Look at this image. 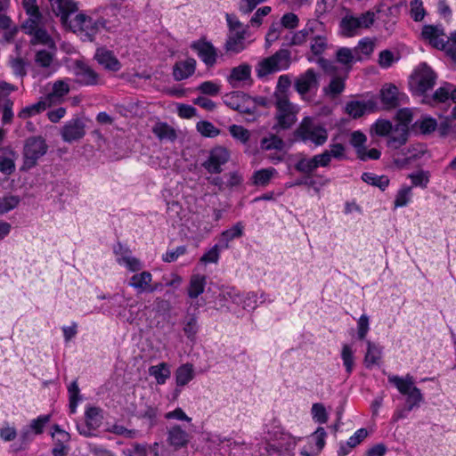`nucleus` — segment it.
Returning <instances> with one entry per match:
<instances>
[{
    "mask_svg": "<svg viewBox=\"0 0 456 456\" xmlns=\"http://www.w3.org/2000/svg\"><path fill=\"white\" fill-rule=\"evenodd\" d=\"M49 1L53 12L61 17L62 24L69 28L82 40L92 41L105 25L104 20L102 19L94 20L84 13L77 14L74 19L69 20V15L77 10V3L73 0Z\"/></svg>",
    "mask_w": 456,
    "mask_h": 456,
    "instance_id": "obj_1",
    "label": "nucleus"
},
{
    "mask_svg": "<svg viewBox=\"0 0 456 456\" xmlns=\"http://www.w3.org/2000/svg\"><path fill=\"white\" fill-rule=\"evenodd\" d=\"M22 5L28 15L24 23V28L33 36L31 43L37 54L36 57H51L55 53L54 44L44 28L46 21L39 12L37 0H22Z\"/></svg>",
    "mask_w": 456,
    "mask_h": 456,
    "instance_id": "obj_2",
    "label": "nucleus"
},
{
    "mask_svg": "<svg viewBox=\"0 0 456 456\" xmlns=\"http://www.w3.org/2000/svg\"><path fill=\"white\" fill-rule=\"evenodd\" d=\"M388 382L395 386L398 392L406 395V405L403 408L395 410L392 415V421L397 422L400 419L408 417V414L414 409L418 408L424 401V396L419 387L414 386V378L411 374H406L404 377L398 375H389Z\"/></svg>",
    "mask_w": 456,
    "mask_h": 456,
    "instance_id": "obj_3",
    "label": "nucleus"
},
{
    "mask_svg": "<svg viewBox=\"0 0 456 456\" xmlns=\"http://www.w3.org/2000/svg\"><path fill=\"white\" fill-rule=\"evenodd\" d=\"M294 139L314 150L326 143L329 134L324 124L313 117H305L294 131Z\"/></svg>",
    "mask_w": 456,
    "mask_h": 456,
    "instance_id": "obj_4",
    "label": "nucleus"
},
{
    "mask_svg": "<svg viewBox=\"0 0 456 456\" xmlns=\"http://www.w3.org/2000/svg\"><path fill=\"white\" fill-rule=\"evenodd\" d=\"M375 21V13L368 11L359 16L346 13L340 20L339 31L346 37H352L360 33L362 29L370 28Z\"/></svg>",
    "mask_w": 456,
    "mask_h": 456,
    "instance_id": "obj_5",
    "label": "nucleus"
},
{
    "mask_svg": "<svg viewBox=\"0 0 456 456\" xmlns=\"http://www.w3.org/2000/svg\"><path fill=\"white\" fill-rule=\"evenodd\" d=\"M66 66L69 72L74 76V82L80 86L98 85V73L83 59H67Z\"/></svg>",
    "mask_w": 456,
    "mask_h": 456,
    "instance_id": "obj_6",
    "label": "nucleus"
},
{
    "mask_svg": "<svg viewBox=\"0 0 456 456\" xmlns=\"http://www.w3.org/2000/svg\"><path fill=\"white\" fill-rule=\"evenodd\" d=\"M48 145L41 135L26 139L23 147V170H29L37 165L38 160L46 154Z\"/></svg>",
    "mask_w": 456,
    "mask_h": 456,
    "instance_id": "obj_7",
    "label": "nucleus"
},
{
    "mask_svg": "<svg viewBox=\"0 0 456 456\" xmlns=\"http://www.w3.org/2000/svg\"><path fill=\"white\" fill-rule=\"evenodd\" d=\"M436 79L435 72L423 62L411 76L410 86L413 94L422 95L434 87Z\"/></svg>",
    "mask_w": 456,
    "mask_h": 456,
    "instance_id": "obj_8",
    "label": "nucleus"
},
{
    "mask_svg": "<svg viewBox=\"0 0 456 456\" xmlns=\"http://www.w3.org/2000/svg\"><path fill=\"white\" fill-rule=\"evenodd\" d=\"M275 108L277 126L282 129L290 128L297 121L298 108L286 95H276Z\"/></svg>",
    "mask_w": 456,
    "mask_h": 456,
    "instance_id": "obj_9",
    "label": "nucleus"
},
{
    "mask_svg": "<svg viewBox=\"0 0 456 456\" xmlns=\"http://www.w3.org/2000/svg\"><path fill=\"white\" fill-rule=\"evenodd\" d=\"M396 151L393 154V161L399 168L408 167L415 160L421 159L426 152L424 145L420 143L411 144Z\"/></svg>",
    "mask_w": 456,
    "mask_h": 456,
    "instance_id": "obj_10",
    "label": "nucleus"
},
{
    "mask_svg": "<svg viewBox=\"0 0 456 456\" xmlns=\"http://www.w3.org/2000/svg\"><path fill=\"white\" fill-rule=\"evenodd\" d=\"M230 151L224 146H216L208 152V159L202 163V167L209 174H220L223 166L230 159Z\"/></svg>",
    "mask_w": 456,
    "mask_h": 456,
    "instance_id": "obj_11",
    "label": "nucleus"
},
{
    "mask_svg": "<svg viewBox=\"0 0 456 456\" xmlns=\"http://www.w3.org/2000/svg\"><path fill=\"white\" fill-rule=\"evenodd\" d=\"M379 98L382 108L387 110H394L403 102L407 98L406 94L401 93L397 86L393 84H385L379 92Z\"/></svg>",
    "mask_w": 456,
    "mask_h": 456,
    "instance_id": "obj_12",
    "label": "nucleus"
},
{
    "mask_svg": "<svg viewBox=\"0 0 456 456\" xmlns=\"http://www.w3.org/2000/svg\"><path fill=\"white\" fill-rule=\"evenodd\" d=\"M103 419L102 410L96 406H88L85 411L86 426L83 428L78 427V432L85 437H91L97 430Z\"/></svg>",
    "mask_w": 456,
    "mask_h": 456,
    "instance_id": "obj_13",
    "label": "nucleus"
},
{
    "mask_svg": "<svg viewBox=\"0 0 456 456\" xmlns=\"http://www.w3.org/2000/svg\"><path fill=\"white\" fill-rule=\"evenodd\" d=\"M444 37L445 31L442 24H427L421 28L420 39L436 49L444 47Z\"/></svg>",
    "mask_w": 456,
    "mask_h": 456,
    "instance_id": "obj_14",
    "label": "nucleus"
},
{
    "mask_svg": "<svg viewBox=\"0 0 456 456\" xmlns=\"http://www.w3.org/2000/svg\"><path fill=\"white\" fill-rule=\"evenodd\" d=\"M53 432L51 434L53 439V446L52 449L53 456H66L69 452L70 441V435L63 430L58 424H55L52 428Z\"/></svg>",
    "mask_w": 456,
    "mask_h": 456,
    "instance_id": "obj_15",
    "label": "nucleus"
},
{
    "mask_svg": "<svg viewBox=\"0 0 456 456\" xmlns=\"http://www.w3.org/2000/svg\"><path fill=\"white\" fill-rule=\"evenodd\" d=\"M61 138L66 142H73L82 139L85 134V124L79 118H73L65 123L61 130Z\"/></svg>",
    "mask_w": 456,
    "mask_h": 456,
    "instance_id": "obj_16",
    "label": "nucleus"
},
{
    "mask_svg": "<svg viewBox=\"0 0 456 456\" xmlns=\"http://www.w3.org/2000/svg\"><path fill=\"white\" fill-rule=\"evenodd\" d=\"M289 59H263L256 68L258 77L287 69L289 67Z\"/></svg>",
    "mask_w": 456,
    "mask_h": 456,
    "instance_id": "obj_17",
    "label": "nucleus"
},
{
    "mask_svg": "<svg viewBox=\"0 0 456 456\" xmlns=\"http://www.w3.org/2000/svg\"><path fill=\"white\" fill-rule=\"evenodd\" d=\"M374 48L375 41L369 37H364L359 41L357 46L354 50L346 47L338 49L336 52V57H353L354 53L368 56L372 54Z\"/></svg>",
    "mask_w": 456,
    "mask_h": 456,
    "instance_id": "obj_18",
    "label": "nucleus"
},
{
    "mask_svg": "<svg viewBox=\"0 0 456 456\" xmlns=\"http://www.w3.org/2000/svg\"><path fill=\"white\" fill-rule=\"evenodd\" d=\"M167 442L175 450H179L187 446L190 436L180 425H174L167 429Z\"/></svg>",
    "mask_w": 456,
    "mask_h": 456,
    "instance_id": "obj_19",
    "label": "nucleus"
},
{
    "mask_svg": "<svg viewBox=\"0 0 456 456\" xmlns=\"http://www.w3.org/2000/svg\"><path fill=\"white\" fill-rule=\"evenodd\" d=\"M362 59H317L320 66L330 75H338L339 72L338 69H343L347 73L351 68V65L355 61H361Z\"/></svg>",
    "mask_w": 456,
    "mask_h": 456,
    "instance_id": "obj_20",
    "label": "nucleus"
},
{
    "mask_svg": "<svg viewBox=\"0 0 456 456\" xmlns=\"http://www.w3.org/2000/svg\"><path fill=\"white\" fill-rule=\"evenodd\" d=\"M410 130L403 126H393V128L387 137V147L395 151L404 146L409 139Z\"/></svg>",
    "mask_w": 456,
    "mask_h": 456,
    "instance_id": "obj_21",
    "label": "nucleus"
},
{
    "mask_svg": "<svg viewBox=\"0 0 456 456\" xmlns=\"http://www.w3.org/2000/svg\"><path fill=\"white\" fill-rule=\"evenodd\" d=\"M318 81L316 74L313 69H307L305 73L301 74L296 80L294 87L300 95H305L312 89H316Z\"/></svg>",
    "mask_w": 456,
    "mask_h": 456,
    "instance_id": "obj_22",
    "label": "nucleus"
},
{
    "mask_svg": "<svg viewBox=\"0 0 456 456\" xmlns=\"http://www.w3.org/2000/svg\"><path fill=\"white\" fill-rule=\"evenodd\" d=\"M196 69L195 59L178 61L173 66V77L175 81H182L192 76Z\"/></svg>",
    "mask_w": 456,
    "mask_h": 456,
    "instance_id": "obj_23",
    "label": "nucleus"
},
{
    "mask_svg": "<svg viewBox=\"0 0 456 456\" xmlns=\"http://www.w3.org/2000/svg\"><path fill=\"white\" fill-rule=\"evenodd\" d=\"M33 77H48L57 71L59 64L55 59H34Z\"/></svg>",
    "mask_w": 456,
    "mask_h": 456,
    "instance_id": "obj_24",
    "label": "nucleus"
},
{
    "mask_svg": "<svg viewBox=\"0 0 456 456\" xmlns=\"http://www.w3.org/2000/svg\"><path fill=\"white\" fill-rule=\"evenodd\" d=\"M243 232L244 224L242 222H237L231 228L221 232L217 243L221 246V248L227 249L230 248V242L240 238L243 235Z\"/></svg>",
    "mask_w": 456,
    "mask_h": 456,
    "instance_id": "obj_25",
    "label": "nucleus"
},
{
    "mask_svg": "<svg viewBox=\"0 0 456 456\" xmlns=\"http://www.w3.org/2000/svg\"><path fill=\"white\" fill-rule=\"evenodd\" d=\"M320 157V154L311 158L302 157L295 163L294 167L299 173L310 175L318 167H325Z\"/></svg>",
    "mask_w": 456,
    "mask_h": 456,
    "instance_id": "obj_26",
    "label": "nucleus"
},
{
    "mask_svg": "<svg viewBox=\"0 0 456 456\" xmlns=\"http://www.w3.org/2000/svg\"><path fill=\"white\" fill-rule=\"evenodd\" d=\"M320 155V159L322 160L325 167L330 166L332 159L337 160L347 159L346 147L339 142L330 144V149L323 151Z\"/></svg>",
    "mask_w": 456,
    "mask_h": 456,
    "instance_id": "obj_27",
    "label": "nucleus"
},
{
    "mask_svg": "<svg viewBox=\"0 0 456 456\" xmlns=\"http://www.w3.org/2000/svg\"><path fill=\"white\" fill-rule=\"evenodd\" d=\"M16 152L10 147L0 149V172L11 175L15 170Z\"/></svg>",
    "mask_w": 456,
    "mask_h": 456,
    "instance_id": "obj_28",
    "label": "nucleus"
},
{
    "mask_svg": "<svg viewBox=\"0 0 456 456\" xmlns=\"http://www.w3.org/2000/svg\"><path fill=\"white\" fill-rule=\"evenodd\" d=\"M367 349L364 355V365L367 369H371L374 365H379L382 358V347L370 340L366 341Z\"/></svg>",
    "mask_w": 456,
    "mask_h": 456,
    "instance_id": "obj_29",
    "label": "nucleus"
},
{
    "mask_svg": "<svg viewBox=\"0 0 456 456\" xmlns=\"http://www.w3.org/2000/svg\"><path fill=\"white\" fill-rule=\"evenodd\" d=\"M191 48L200 57H216L218 54L216 48L206 37L193 41Z\"/></svg>",
    "mask_w": 456,
    "mask_h": 456,
    "instance_id": "obj_30",
    "label": "nucleus"
},
{
    "mask_svg": "<svg viewBox=\"0 0 456 456\" xmlns=\"http://www.w3.org/2000/svg\"><path fill=\"white\" fill-rule=\"evenodd\" d=\"M152 281V274L148 271H142L134 274L129 281V286L134 288L137 293L148 291L150 283Z\"/></svg>",
    "mask_w": 456,
    "mask_h": 456,
    "instance_id": "obj_31",
    "label": "nucleus"
},
{
    "mask_svg": "<svg viewBox=\"0 0 456 456\" xmlns=\"http://www.w3.org/2000/svg\"><path fill=\"white\" fill-rule=\"evenodd\" d=\"M195 377L194 368L191 363L180 365L175 373L176 387H183L188 385Z\"/></svg>",
    "mask_w": 456,
    "mask_h": 456,
    "instance_id": "obj_32",
    "label": "nucleus"
},
{
    "mask_svg": "<svg viewBox=\"0 0 456 456\" xmlns=\"http://www.w3.org/2000/svg\"><path fill=\"white\" fill-rule=\"evenodd\" d=\"M207 284V278L202 274H193L189 282L187 294L191 299L197 298L204 292Z\"/></svg>",
    "mask_w": 456,
    "mask_h": 456,
    "instance_id": "obj_33",
    "label": "nucleus"
},
{
    "mask_svg": "<svg viewBox=\"0 0 456 456\" xmlns=\"http://www.w3.org/2000/svg\"><path fill=\"white\" fill-rule=\"evenodd\" d=\"M248 37V33L230 32L225 43L227 52L238 53L244 49V41Z\"/></svg>",
    "mask_w": 456,
    "mask_h": 456,
    "instance_id": "obj_34",
    "label": "nucleus"
},
{
    "mask_svg": "<svg viewBox=\"0 0 456 456\" xmlns=\"http://www.w3.org/2000/svg\"><path fill=\"white\" fill-rule=\"evenodd\" d=\"M250 75L251 69L248 65H240L232 69L228 81L232 87H237L240 82L250 79Z\"/></svg>",
    "mask_w": 456,
    "mask_h": 456,
    "instance_id": "obj_35",
    "label": "nucleus"
},
{
    "mask_svg": "<svg viewBox=\"0 0 456 456\" xmlns=\"http://www.w3.org/2000/svg\"><path fill=\"white\" fill-rule=\"evenodd\" d=\"M149 374L155 379L158 385H164L170 378V366L165 362L152 365L149 368Z\"/></svg>",
    "mask_w": 456,
    "mask_h": 456,
    "instance_id": "obj_36",
    "label": "nucleus"
},
{
    "mask_svg": "<svg viewBox=\"0 0 456 456\" xmlns=\"http://www.w3.org/2000/svg\"><path fill=\"white\" fill-rule=\"evenodd\" d=\"M70 91L69 83L66 80H57L53 85V89L46 96V102L51 105L53 99L61 100Z\"/></svg>",
    "mask_w": 456,
    "mask_h": 456,
    "instance_id": "obj_37",
    "label": "nucleus"
},
{
    "mask_svg": "<svg viewBox=\"0 0 456 456\" xmlns=\"http://www.w3.org/2000/svg\"><path fill=\"white\" fill-rule=\"evenodd\" d=\"M361 178L364 183L378 187L381 191H385L389 185V178L387 175H378L374 173L364 172Z\"/></svg>",
    "mask_w": 456,
    "mask_h": 456,
    "instance_id": "obj_38",
    "label": "nucleus"
},
{
    "mask_svg": "<svg viewBox=\"0 0 456 456\" xmlns=\"http://www.w3.org/2000/svg\"><path fill=\"white\" fill-rule=\"evenodd\" d=\"M341 360L346 369V376L349 377L354 369V352L348 344H344L341 349Z\"/></svg>",
    "mask_w": 456,
    "mask_h": 456,
    "instance_id": "obj_39",
    "label": "nucleus"
},
{
    "mask_svg": "<svg viewBox=\"0 0 456 456\" xmlns=\"http://www.w3.org/2000/svg\"><path fill=\"white\" fill-rule=\"evenodd\" d=\"M33 435L34 434L30 431V428L24 427L20 430L18 443H14L11 445V451L15 453L20 451H25L33 441Z\"/></svg>",
    "mask_w": 456,
    "mask_h": 456,
    "instance_id": "obj_40",
    "label": "nucleus"
},
{
    "mask_svg": "<svg viewBox=\"0 0 456 456\" xmlns=\"http://www.w3.org/2000/svg\"><path fill=\"white\" fill-rule=\"evenodd\" d=\"M244 95L240 92H232L224 96V103L232 110L240 112H248L242 104Z\"/></svg>",
    "mask_w": 456,
    "mask_h": 456,
    "instance_id": "obj_41",
    "label": "nucleus"
},
{
    "mask_svg": "<svg viewBox=\"0 0 456 456\" xmlns=\"http://www.w3.org/2000/svg\"><path fill=\"white\" fill-rule=\"evenodd\" d=\"M68 395L69 413L74 414L76 413L77 405L81 400L80 389L78 387V383L77 379L73 380L68 386Z\"/></svg>",
    "mask_w": 456,
    "mask_h": 456,
    "instance_id": "obj_42",
    "label": "nucleus"
},
{
    "mask_svg": "<svg viewBox=\"0 0 456 456\" xmlns=\"http://www.w3.org/2000/svg\"><path fill=\"white\" fill-rule=\"evenodd\" d=\"M159 444L155 442L151 445L135 443L132 445V453L134 456H160Z\"/></svg>",
    "mask_w": 456,
    "mask_h": 456,
    "instance_id": "obj_43",
    "label": "nucleus"
},
{
    "mask_svg": "<svg viewBox=\"0 0 456 456\" xmlns=\"http://www.w3.org/2000/svg\"><path fill=\"white\" fill-rule=\"evenodd\" d=\"M50 106L46 101H39L31 105L26 106L20 110L18 113V117L22 119L28 118L32 116L39 114L46 110V108Z\"/></svg>",
    "mask_w": 456,
    "mask_h": 456,
    "instance_id": "obj_44",
    "label": "nucleus"
},
{
    "mask_svg": "<svg viewBox=\"0 0 456 456\" xmlns=\"http://www.w3.org/2000/svg\"><path fill=\"white\" fill-rule=\"evenodd\" d=\"M274 174H276L274 167L257 170L253 175V183L257 186H265L269 183Z\"/></svg>",
    "mask_w": 456,
    "mask_h": 456,
    "instance_id": "obj_45",
    "label": "nucleus"
},
{
    "mask_svg": "<svg viewBox=\"0 0 456 456\" xmlns=\"http://www.w3.org/2000/svg\"><path fill=\"white\" fill-rule=\"evenodd\" d=\"M393 124L387 119L379 118L370 126V133L380 137H387L393 128Z\"/></svg>",
    "mask_w": 456,
    "mask_h": 456,
    "instance_id": "obj_46",
    "label": "nucleus"
},
{
    "mask_svg": "<svg viewBox=\"0 0 456 456\" xmlns=\"http://www.w3.org/2000/svg\"><path fill=\"white\" fill-rule=\"evenodd\" d=\"M411 187L407 185L402 186L395 195L394 208L406 207L411 200Z\"/></svg>",
    "mask_w": 456,
    "mask_h": 456,
    "instance_id": "obj_47",
    "label": "nucleus"
},
{
    "mask_svg": "<svg viewBox=\"0 0 456 456\" xmlns=\"http://www.w3.org/2000/svg\"><path fill=\"white\" fill-rule=\"evenodd\" d=\"M260 147L264 151L278 150L281 151L284 147V142L276 134H271L264 137L260 141Z\"/></svg>",
    "mask_w": 456,
    "mask_h": 456,
    "instance_id": "obj_48",
    "label": "nucleus"
},
{
    "mask_svg": "<svg viewBox=\"0 0 456 456\" xmlns=\"http://www.w3.org/2000/svg\"><path fill=\"white\" fill-rule=\"evenodd\" d=\"M153 133L160 140H175L176 137L175 129L164 122L156 124L153 127Z\"/></svg>",
    "mask_w": 456,
    "mask_h": 456,
    "instance_id": "obj_49",
    "label": "nucleus"
},
{
    "mask_svg": "<svg viewBox=\"0 0 456 456\" xmlns=\"http://www.w3.org/2000/svg\"><path fill=\"white\" fill-rule=\"evenodd\" d=\"M410 15L411 19L419 22L422 21L427 15V11L424 7V4L422 0H411L410 2Z\"/></svg>",
    "mask_w": 456,
    "mask_h": 456,
    "instance_id": "obj_50",
    "label": "nucleus"
},
{
    "mask_svg": "<svg viewBox=\"0 0 456 456\" xmlns=\"http://www.w3.org/2000/svg\"><path fill=\"white\" fill-rule=\"evenodd\" d=\"M368 108L367 103L360 101H351L346 105V113L354 118H358L364 115Z\"/></svg>",
    "mask_w": 456,
    "mask_h": 456,
    "instance_id": "obj_51",
    "label": "nucleus"
},
{
    "mask_svg": "<svg viewBox=\"0 0 456 456\" xmlns=\"http://www.w3.org/2000/svg\"><path fill=\"white\" fill-rule=\"evenodd\" d=\"M50 414L39 415L37 418L32 419L29 426H27V428H30V431L34 435H41L44 433L45 428L50 422Z\"/></svg>",
    "mask_w": 456,
    "mask_h": 456,
    "instance_id": "obj_52",
    "label": "nucleus"
},
{
    "mask_svg": "<svg viewBox=\"0 0 456 456\" xmlns=\"http://www.w3.org/2000/svg\"><path fill=\"white\" fill-rule=\"evenodd\" d=\"M408 177L411 179L412 186L426 189L429 183L430 174L428 171L419 170L410 174Z\"/></svg>",
    "mask_w": 456,
    "mask_h": 456,
    "instance_id": "obj_53",
    "label": "nucleus"
},
{
    "mask_svg": "<svg viewBox=\"0 0 456 456\" xmlns=\"http://www.w3.org/2000/svg\"><path fill=\"white\" fill-rule=\"evenodd\" d=\"M198 132L204 137L214 138L219 135L220 130L216 127L211 122L201 120L196 125Z\"/></svg>",
    "mask_w": 456,
    "mask_h": 456,
    "instance_id": "obj_54",
    "label": "nucleus"
},
{
    "mask_svg": "<svg viewBox=\"0 0 456 456\" xmlns=\"http://www.w3.org/2000/svg\"><path fill=\"white\" fill-rule=\"evenodd\" d=\"M229 132L234 139L243 144L248 143L250 139V132L242 126L232 125L229 126Z\"/></svg>",
    "mask_w": 456,
    "mask_h": 456,
    "instance_id": "obj_55",
    "label": "nucleus"
},
{
    "mask_svg": "<svg viewBox=\"0 0 456 456\" xmlns=\"http://www.w3.org/2000/svg\"><path fill=\"white\" fill-rule=\"evenodd\" d=\"M242 308L247 311H253L258 306V295L256 292L249 291L240 297V303Z\"/></svg>",
    "mask_w": 456,
    "mask_h": 456,
    "instance_id": "obj_56",
    "label": "nucleus"
},
{
    "mask_svg": "<svg viewBox=\"0 0 456 456\" xmlns=\"http://www.w3.org/2000/svg\"><path fill=\"white\" fill-rule=\"evenodd\" d=\"M414 126L419 129L421 134H428L436 130L437 127V122L433 118L425 117L419 120H417Z\"/></svg>",
    "mask_w": 456,
    "mask_h": 456,
    "instance_id": "obj_57",
    "label": "nucleus"
},
{
    "mask_svg": "<svg viewBox=\"0 0 456 456\" xmlns=\"http://www.w3.org/2000/svg\"><path fill=\"white\" fill-rule=\"evenodd\" d=\"M196 90L206 95L216 96L221 91V86L215 81H204L198 86Z\"/></svg>",
    "mask_w": 456,
    "mask_h": 456,
    "instance_id": "obj_58",
    "label": "nucleus"
},
{
    "mask_svg": "<svg viewBox=\"0 0 456 456\" xmlns=\"http://www.w3.org/2000/svg\"><path fill=\"white\" fill-rule=\"evenodd\" d=\"M183 332L186 338L193 341L196 338V334L199 331L198 320L195 315L190 316L184 322Z\"/></svg>",
    "mask_w": 456,
    "mask_h": 456,
    "instance_id": "obj_59",
    "label": "nucleus"
},
{
    "mask_svg": "<svg viewBox=\"0 0 456 456\" xmlns=\"http://www.w3.org/2000/svg\"><path fill=\"white\" fill-rule=\"evenodd\" d=\"M20 198L14 195H7L0 198V215H4L18 207Z\"/></svg>",
    "mask_w": 456,
    "mask_h": 456,
    "instance_id": "obj_60",
    "label": "nucleus"
},
{
    "mask_svg": "<svg viewBox=\"0 0 456 456\" xmlns=\"http://www.w3.org/2000/svg\"><path fill=\"white\" fill-rule=\"evenodd\" d=\"M330 48L327 38L323 36L314 37L311 43V50L314 55H321L325 53L326 50Z\"/></svg>",
    "mask_w": 456,
    "mask_h": 456,
    "instance_id": "obj_61",
    "label": "nucleus"
},
{
    "mask_svg": "<svg viewBox=\"0 0 456 456\" xmlns=\"http://www.w3.org/2000/svg\"><path fill=\"white\" fill-rule=\"evenodd\" d=\"M313 419L319 424L327 423L329 417L323 404L315 403L313 404L311 409Z\"/></svg>",
    "mask_w": 456,
    "mask_h": 456,
    "instance_id": "obj_62",
    "label": "nucleus"
},
{
    "mask_svg": "<svg viewBox=\"0 0 456 456\" xmlns=\"http://www.w3.org/2000/svg\"><path fill=\"white\" fill-rule=\"evenodd\" d=\"M395 118L397 121L395 126L409 129V126L412 121V113L407 108L400 109L396 112Z\"/></svg>",
    "mask_w": 456,
    "mask_h": 456,
    "instance_id": "obj_63",
    "label": "nucleus"
},
{
    "mask_svg": "<svg viewBox=\"0 0 456 456\" xmlns=\"http://www.w3.org/2000/svg\"><path fill=\"white\" fill-rule=\"evenodd\" d=\"M439 50L444 51L450 57H456V30L450 34L446 41L444 40V47Z\"/></svg>",
    "mask_w": 456,
    "mask_h": 456,
    "instance_id": "obj_64",
    "label": "nucleus"
}]
</instances>
